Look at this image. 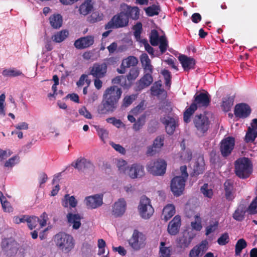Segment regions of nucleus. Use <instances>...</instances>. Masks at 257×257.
Returning <instances> with one entry per match:
<instances>
[{
	"label": "nucleus",
	"mask_w": 257,
	"mask_h": 257,
	"mask_svg": "<svg viewBox=\"0 0 257 257\" xmlns=\"http://www.w3.org/2000/svg\"><path fill=\"white\" fill-rule=\"evenodd\" d=\"M122 93L121 88L117 86L107 87L103 92L101 103L97 106V112L106 114L114 112L118 107Z\"/></svg>",
	"instance_id": "obj_1"
},
{
	"label": "nucleus",
	"mask_w": 257,
	"mask_h": 257,
	"mask_svg": "<svg viewBox=\"0 0 257 257\" xmlns=\"http://www.w3.org/2000/svg\"><path fill=\"white\" fill-rule=\"evenodd\" d=\"M210 102L211 97L207 91L196 93L193 96L192 103L188 108H186L184 112V122H189L191 115L198 108H206L210 105Z\"/></svg>",
	"instance_id": "obj_2"
},
{
	"label": "nucleus",
	"mask_w": 257,
	"mask_h": 257,
	"mask_svg": "<svg viewBox=\"0 0 257 257\" xmlns=\"http://www.w3.org/2000/svg\"><path fill=\"white\" fill-rule=\"evenodd\" d=\"M181 175L174 177L171 182V190L175 196L182 195L185 189V182L188 178V174L186 165L180 168Z\"/></svg>",
	"instance_id": "obj_3"
},
{
	"label": "nucleus",
	"mask_w": 257,
	"mask_h": 257,
	"mask_svg": "<svg viewBox=\"0 0 257 257\" xmlns=\"http://www.w3.org/2000/svg\"><path fill=\"white\" fill-rule=\"evenodd\" d=\"M234 171L236 175L241 179H246L252 172V164L250 160L245 157L240 158L235 161Z\"/></svg>",
	"instance_id": "obj_4"
},
{
	"label": "nucleus",
	"mask_w": 257,
	"mask_h": 257,
	"mask_svg": "<svg viewBox=\"0 0 257 257\" xmlns=\"http://www.w3.org/2000/svg\"><path fill=\"white\" fill-rule=\"evenodd\" d=\"M56 245L62 251L69 252L74 246L72 236L64 232H59L55 237Z\"/></svg>",
	"instance_id": "obj_5"
},
{
	"label": "nucleus",
	"mask_w": 257,
	"mask_h": 257,
	"mask_svg": "<svg viewBox=\"0 0 257 257\" xmlns=\"http://www.w3.org/2000/svg\"><path fill=\"white\" fill-rule=\"evenodd\" d=\"M193 122L197 133L201 136L204 135L210 127V121L204 114L195 115L193 119Z\"/></svg>",
	"instance_id": "obj_6"
},
{
	"label": "nucleus",
	"mask_w": 257,
	"mask_h": 257,
	"mask_svg": "<svg viewBox=\"0 0 257 257\" xmlns=\"http://www.w3.org/2000/svg\"><path fill=\"white\" fill-rule=\"evenodd\" d=\"M129 20L127 15L123 10L117 15H114L111 20L105 25V29L120 28L127 26Z\"/></svg>",
	"instance_id": "obj_7"
},
{
	"label": "nucleus",
	"mask_w": 257,
	"mask_h": 257,
	"mask_svg": "<svg viewBox=\"0 0 257 257\" xmlns=\"http://www.w3.org/2000/svg\"><path fill=\"white\" fill-rule=\"evenodd\" d=\"M138 210L141 216L145 219L150 218L154 212L150 199L146 196L141 198Z\"/></svg>",
	"instance_id": "obj_8"
},
{
	"label": "nucleus",
	"mask_w": 257,
	"mask_h": 257,
	"mask_svg": "<svg viewBox=\"0 0 257 257\" xmlns=\"http://www.w3.org/2000/svg\"><path fill=\"white\" fill-rule=\"evenodd\" d=\"M167 163L163 160H157L150 162L147 167L149 172L154 176L163 175L166 170Z\"/></svg>",
	"instance_id": "obj_9"
},
{
	"label": "nucleus",
	"mask_w": 257,
	"mask_h": 257,
	"mask_svg": "<svg viewBox=\"0 0 257 257\" xmlns=\"http://www.w3.org/2000/svg\"><path fill=\"white\" fill-rule=\"evenodd\" d=\"M235 146V139L232 137L224 138L220 143L219 151L224 158L228 157L232 153Z\"/></svg>",
	"instance_id": "obj_10"
},
{
	"label": "nucleus",
	"mask_w": 257,
	"mask_h": 257,
	"mask_svg": "<svg viewBox=\"0 0 257 257\" xmlns=\"http://www.w3.org/2000/svg\"><path fill=\"white\" fill-rule=\"evenodd\" d=\"M2 248L7 256H15L18 250L17 242L12 238H5L2 241Z\"/></svg>",
	"instance_id": "obj_11"
},
{
	"label": "nucleus",
	"mask_w": 257,
	"mask_h": 257,
	"mask_svg": "<svg viewBox=\"0 0 257 257\" xmlns=\"http://www.w3.org/2000/svg\"><path fill=\"white\" fill-rule=\"evenodd\" d=\"M146 237L142 232L135 230L132 237L128 240L130 246L135 250H139L145 245Z\"/></svg>",
	"instance_id": "obj_12"
},
{
	"label": "nucleus",
	"mask_w": 257,
	"mask_h": 257,
	"mask_svg": "<svg viewBox=\"0 0 257 257\" xmlns=\"http://www.w3.org/2000/svg\"><path fill=\"white\" fill-rule=\"evenodd\" d=\"M160 121L165 125L166 132L169 135H173L179 126L178 119L170 116L161 118Z\"/></svg>",
	"instance_id": "obj_13"
},
{
	"label": "nucleus",
	"mask_w": 257,
	"mask_h": 257,
	"mask_svg": "<svg viewBox=\"0 0 257 257\" xmlns=\"http://www.w3.org/2000/svg\"><path fill=\"white\" fill-rule=\"evenodd\" d=\"M47 216V214L45 212L42 213L41 217L42 219H40L38 217L36 216H29L28 215L27 223L29 228L32 230L35 228L39 224L40 227L42 228L46 225V220L45 218Z\"/></svg>",
	"instance_id": "obj_14"
},
{
	"label": "nucleus",
	"mask_w": 257,
	"mask_h": 257,
	"mask_svg": "<svg viewBox=\"0 0 257 257\" xmlns=\"http://www.w3.org/2000/svg\"><path fill=\"white\" fill-rule=\"evenodd\" d=\"M107 67L105 63H95L90 68L89 75L96 78H103L106 74Z\"/></svg>",
	"instance_id": "obj_15"
},
{
	"label": "nucleus",
	"mask_w": 257,
	"mask_h": 257,
	"mask_svg": "<svg viewBox=\"0 0 257 257\" xmlns=\"http://www.w3.org/2000/svg\"><path fill=\"white\" fill-rule=\"evenodd\" d=\"M250 113L251 108L246 103H238L234 107V114L236 117L245 118L247 117Z\"/></svg>",
	"instance_id": "obj_16"
},
{
	"label": "nucleus",
	"mask_w": 257,
	"mask_h": 257,
	"mask_svg": "<svg viewBox=\"0 0 257 257\" xmlns=\"http://www.w3.org/2000/svg\"><path fill=\"white\" fill-rule=\"evenodd\" d=\"M72 166L79 171L87 172L88 171H94V166L93 164L89 161L83 158L78 159L74 164Z\"/></svg>",
	"instance_id": "obj_17"
},
{
	"label": "nucleus",
	"mask_w": 257,
	"mask_h": 257,
	"mask_svg": "<svg viewBox=\"0 0 257 257\" xmlns=\"http://www.w3.org/2000/svg\"><path fill=\"white\" fill-rule=\"evenodd\" d=\"M103 195L95 194L85 198L87 207L91 209H95L100 206L103 203Z\"/></svg>",
	"instance_id": "obj_18"
},
{
	"label": "nucleus",
	"mask_w": 257,
	"mask_h": 257,
	"mask_svg": "<svg viewBox=\"0 0 257 257\" xmlns=\"http://www.w3.org/2000/svg\"><path fill=\"white\" fill-rule=\"evenodd\" d=\"M207 245L206 240L196 244L190 250L189 257H202L207 249Z\"/></svg>",
	"instance_id": "obj_19"
},
{
	"label": "nucleus",
	"mask_w": 257,
	"mask_h": 257,
	"mask_svg": "<svg viewBox=\"0 0 257 257\" xmlns=\"http://www.w3.org/2000/svg\"><path fill=\"white\" fill-rule=\"evenodd\" d=\"M94 43V38L91 36L81 37L76 40L74 45L77 49H84L92 46Z\"/></svg>",
	"instance_id": "obj_20"
},
{
	"label": "nucleus",
	"mask_w": 257,
	"mask_h": 257,
	"mask_svg": "<svg viewBox=\"0 0 257 257\" xmlns=\"http://www.w3.org/2000/svg\"><path fill=\"white\" fill-rule=\"evenodd\" d=\"M144 175V168L140 164H134L128 169V175L132 179L140 178Z\"/></svg>",
	"instance_id": "obj_21"
},
{
	"label": "nucleus",
	"mask_w": 257,
	"mask_h": 257,
	"mask_svg": "<svg viewBox=\"0 0 257 257\" xmlns=\"http://www.w3.org/2000/svg\"><path fill=\"white\" fill-rule=\"evenodd\" d=\"M126 202L123 198L119 199L114 203L112 207V213L115 217L121 216L126 209Z\"/></svg>",
	"instance_id": "obj_22"
},
{
	"label": "nucleus",
	"mask_w": 257,
	"mask_h": 257,
	"mask_svg": "<svg viewBox=\"0 0 257 257\" xmlns=\"http://www.w3.org/2000/svg\"><path fill=\"white\" fill-rule=\"evenodd\" d=\"M181 222L180 216L176 215L168 224L167 230L169 233L172 235L177 234L179 232Z\"/></svg>",
	"instance_id": "obj_23"
},
{
	"label": "nucleus",
	"mask_w": 257,
	"mask_h": 257,
	"mask_svg": "<svg viewBox=\"0 0 257 257\" xmlns=\"http://www.w3.org/2000/svg\"><path fill=\"white\" fill-rule=\"evenodd\" d=\"M153 81L152 74L146 73L137 82L136 91H141L150 86Z\"/></svg>",
	"instance_id": "obj_24"
},
{
	"label": "nucleus",
	"mask_w": 257,
	"mask_h": 257,
	"mask_svg": "<svg viewBox=\"0 0 257 257\" xmlns=\"http://www.w3.org/2000/svg\"><path fill=\"white\" fill-rule=\"evenodd\" d=\"M179 60L185 71L194 68L195 61L193 58L182 55L179 57Z\"/></svg>",
	"instance_id": "obj_25"
},
{
	"label": "nucleus",
	"mask_w": 257,
	"mask_h": 257,
	"mask_svg": "<svg viewBox=\"0 0 257 257\" xmlns=\"http://www.w3.org/2000/svg\"><path fill=\"white\" fill-rule=\"evenodd\" d=\"M123 10L127 15L128 19L130 18L134 20L139 19L140 11L138 7H131L124 4Z\"/></svg>",
	"instance_id": "obj_26"
},
{
	"label": "nucleus",
	"mask_w": 257,
	"mask_h": 257,
	"mask_svg": "<svg viewBox=\"0 0 257 257\" xmlns=\"http://www.w3.org/2000/svg\"><path fill=\"white\" fill-rule=\"evenodd\" d=\"M67 218L68 223L71 225L72 224L73 229H77L81 226V217L78 214H73L68 213L67 215Z\"/></svg>",
	"instance_id": "obj_27"
},
{
	"label": "nucleus",
	"mask_w": 257,
	"mask_h": 257,
	"mask_svg": "<svg viewBox=\"0 0 257 257\" xmlns=\"http://www.w3.org/2000/svg\"><path fill=\"white\" fill-rule=\"evenodd\" d=\"M93 9V4L91 0H85L79 8L80 14L86 16L89 14Z\"/></svg>",
	"instance_id": "obj_28"
},
{
	"label": "nucleus",
	"mask_w": 257,
	"mask_h": 257,
	"mask_svg": "<svg viewBox=\"0 0 257 257\" xmlns=\"http://www.w3.org/2000/svg\"><path fill=\"white\" fill-rule=\"evenodd\" d=\"M175 206L173 204H168L163 210L162 218L165 221H167L175 214Z\"/></svg>",
	"instance_id": "obj_29"
},
{
	"label": "nucleus",
	"mask_w": 257,
	"mask_h": 257,
	"mask_svg": "<svg viewBox=\"0 0 257 257\" xmlns=\"http://www.w3.org/2000/svg\"><path fill=\"white\" fill-rule=\"evenodd\" d=\"M49 22L51 26L53 29H59L62 25V17L60 14H54L50 17Z\"/></svg>",
	"instance_id": "obj_30"
},
{
	"label": "nucleus",
	"mask_w": 257,
	"mask_h": 257,
	"mask_svg": "<svg viewBox=\"0 0 257 257\" xmlns=\"http://www.w3.org/2000/svg\"><path fill=\"white\" fill-rule=\"evenodd\" d=\"M235 96L228 95L222 99L221 107L222 110L225 112L230 111L234 103Z\"/></svg>",
	"instance_id": "obj_31"
},
{
	"label": "nucleus",
	"mask_w": 257,
	"mask_h": 257,
	"mask_svg": "<svg viewBox=\"0 0 257 257\" xmlns=\"http://www.w3.org/2000/svg\"><path fill=\"white\" fill-rule=\"evenodd\" d=\"M225 196L227 200L232 201L234 198L233 193V186L232 182L230 180H226L224 183Z\"/></svg>",
	"instance_id": "obj_32"
},
{
	"label": "nucleus",
	"mask_w": 257,
	"mask_h": 257,
	"mask_svg": "<svg viewBox=\"0 0 257 257\" xmlns=\"http://www.w3.org/2000/svg\"><path fill=\"white\" fill-rule=\"evenodd\" d=\"M193 237L188 234L185 235L184 234L183 236L179 237L177 240V246L181 248H185L189 246L192 242Z\"/></svg>",
	"instance_id": "obj_33"
},
{
	"label": "nucleus",
	"mask_w": 257,
	"mask_h": 257,
	"mask_svg": "<svg viewBox=\"0 0 257 257\" xmlns=\"http://www.w3.org/2000/svg\"><path fill=\"white\" fill-rule=\"evenodd\" d=\"M77 201L74 196H70L69 194H66L62 201V205L64 207H68V205H69L70 207L74 208L77 206Z\"/></svg>",
	"instance_id": "obj_34"
},
{
	"label": "nucleus",
	"mask_w": 257,
	"mask_h": 257,
	"mask_svg": "<svg viewBox=\"0 0 257 257\" xmlns=\"http://www.w3.org/2000/svg\"><path fill=\"white\" fill-rule=\"evenodd\" d=\"M69 32L67 30H62L56 33L52 37V40L56 43H61L64 41L68 36Z\"/></svg>",
	"instance_id": "obj_35"
},
{
	"label": "nucleus",
	"mask_w": 257,
	"mask_h": 257,
	"mask_svg": "<svg viewBox=\"0 0 257 257\" xmlns=\"http://www.w3.org/2000/svg\"><path fill=\"white\" fill-rule=\"evenodd\" d=\"M219 221L217 220H212L209 222L208 224L205 227V235H208L211 233L214 232L218 229Z\"/></svg>",
	"instance_id": "obj_36"
},
{
	"label": "nucleus",
	"mask_w": 257,
	"mask_h": 257,
	"mask_svg": "<svg viewBox=\"0 0 257 257\" xmlns=\"http://www.w3.org/2000/svg\"><path fill=\"white\" fill-rule=\"evenodd\" d=\"M2 74L5 77H14L21 75H24L23 73L15 68L9 69H5L2 72Z\"/></svg>",
	"instance_id": "obj_37"
},
{
	"label": "nucleus",
	"mask_w": 257,
	"mask_h": 257,
	"mask_svg": "<svg viewBox=\"0 0 257 257\" xmlns=\"http://www.w3.org/2000/svg\"><path fill=\"white\" fill-rule=\"evenodd\" d=\"M138 63L137 58L133 56H130L125 59H124L122 61V66L130 68V67L135 66Z\"/></svg>",
	"instance_id": "obj_38"
},
{
	"label": "nucleus",
	"mask_w": 257,
	"mask_h": 257,
	"mask_svg": "<svg viewBox=\"0 0 257 257\" xmlns=\"http://www.w3.org/2000/svg\"><path fill=\"white\" fill-rule=\"evenodd\" d=\"M245 213V211L243 207L242 206H239L233 213L232 217L234 219L237 221H242L244 218Z\"/></svg>",
	"instance_id": "obj_39"
},
{
	"label": "nucleus",
	"mask_w": 257,
	"mask_h": 257,
	"mask_svg": "<svg viewBox=\"0 0 257 257\" xmlns=\"http://www.w3.org/2000/svg\"><path fill=\"white\" fill-rule=\"evenodd\" d=\"M149 38L150 42L152 46H156L158 45L160 37L156 30L153 29L151 31Z\"/></svg>",
	"instance_id": "obj_40"
},
{
	"label": "nucleus",
	"mask_w": 257,
	"mask_h": 257,
	"mask_svg": "<svg viewBox=\"0 0 257 257\" xmlns=\"http://www.w3.org/2000/svg\"><path fill=\"white\" fill-rule=\"evenodd\" d=\"M165 242L164 241H162L160 243V257H170L171 251V247H166L165 246Z\"/></svg>",
	"instance_id": "obj_41"
},
{
	"label": "nucleus",
	"mask_w": 257,
	"mask_h": 257,
	"mask_svg": "<svg viewBox=\"0 0 257 257\" xmlns=\"http://www.w3.org/2000/svg\"><path fill=\"white\" fill-rule=\"evenodd\" d=\"M247 246V243L243 238L237 240L235 246V253L236 255H240L242 250Z\"/></svg>",
	"instance_id": "obj_42"
},
{
	"label": "nucleus",
	"mask_w": 257,
	"mask_h": 257,
	"mask_svg": "<svg viewBox=\"0 0 257 257\" xmlns=\"http://www.w3.org/2000/svg\"><path fill=\"white\" fill-rule=\"evenodd\" d=\"M257 137V132L252 130V128H248L247 131L246 133L244 141L248 143L249 142H253Z\"/></svg>",
	"instance_id": "obj_43"
},
{
	"label": "nucleus",
	"mask_w": 257,
	"mask_h": 257,
	"mask_svg": "<svg viewBox=\"0 0 257 257\" xmlns=\"http://www.w3.org/2000/svg\"><path fill=\"white\" fill-rule=\"evenodd\" d=\"M103 15L99 12H95L91 14V15L88 17V21L90 23H94L99 22L103 20Z\"/></svg>",
	"instance_id": "obj_44"
},
{
	"label": "nucleus",
	"mask_w": 257,
	"mask_h": 257,
	"mask_svg": "<svg viewBox=\"0 0 257 257\" xmlns=\"http://www.w3.org/2000/svg\"><path fill=\"white\" fill-rule=\"evenodd\" d=\"M137 97V94H132L124 96L122 100V107H127L129 106L136 99Z\"/></svg>",
	"instance_id": "obj_45"
},
{
	"label": "nucleus",
	"mask_w": 257,
	"mask_h": 257,
	"mask_svg": "<svg viewBox=\"0 0 257 257\" xmlns=\"http://www.w3.org/2000/svg\"><path fill=\"white\" fill-rule=\"evenodd\" d=\"M159 49L162 54H164L167 50L168 47V43L165 36H160L159 41Z\"/></svg>",
	"instance_id": "obj_46"
},
{
	"label": "nucleus",
	"mask_w": 257,
	"mask_h": 257,
	"mask_svg": "<svg viewBox=\"0 0 257 257\" xmlns=\"http://www.w3.org/2000/svg\"><path fill=\"white\" fill-rule=\"evenodd\" d=\"M160 9L156 5H153L147 8L145 11L148 16L152 17L158 15L159 13Z\"/></svg>",
	"instance_id": "obj_47"
},
{
	"label": "nucleus",
	"mask_w": 257,
	"mask_h": 257,
	"mask_svg": "<svg viewBox=\"0 0 257 257\" xmlns=\"http://www.w3.org/2000/svg\"><path fill=\"white\" fill-rule=\"evenodd\" d=\"M139 70L137 67H133L131 69L128 74L127 75V79L128 81L135 80L139 76Z\"/></svg>",
	"instance_id": "obj_48"
},
{
	"label": "nucleus",
	"mask_w": 257,
	"mask_h": 257,
	"mask_svg": "<svg viewBox=\"0 0 257 257\" xmlns=\"http://www.w3.org/2000/svg\"><path fill=\"white\" fill-rule=\"evenodd\" d=\"M195 221L192 222L191 223V227L193 229L197 231H200L202 227L201 225V219L198 215H196L195 216Z\"/></svg>",
	"instance_id": "obj_49"
},
{
	"label": "nucleus",
	"mask_w": 257,
	"mask_h": 257,
	"mask_svg": "<svg viewBox=\"0 0 257 257\" xmlns=\"http://www.w3.org/2000/svg\"><path fill=\"white\" fill-rule=\"evenodd\" d=\"M201 192L204 195V196L211 198L213 195V191L211 189L208 188V185L207 183H205L201 188Z\"/></svg>",
	"instance_id": "obj_50"
},
{
	"label": "nucleus",
	"mask_w": 257,
	"mask_h": 257,
	"mask_svg": "<svg viewBox=\"0 0 257 257\" xmlns=\"http://www.w3.org/2000/svg\"><path fill=\"white\" fill-rule=\"evenodd\" d=\"M217 243L220 245H224L229 241V236L227 232H225L218 238Z\"/></svg>",
	"instance_id": "obj_51"
},
{
	"label": "nucleus",
	"mask_w": 257,
	"mask_h": 257,
	"mask_svg": "<svg viewBox=\"0 0 257 257\" xmlns=\"http://www.w3.org/2000/svg\"><path fill=\"white\" fill-rule=\"evenodd\" d=\"M145 117H141L139 118L133 124V129L136 132L139 131L145 124Z\"/></svg>",
	"instance_id": "obj_52"
},
{
	"label": "nucleus",
	"mask_w": 257,
	"mask_h": 257,
	"mask_svg": "<svg viewBox=\"0 0 257 257\" xmlns=\"http://www.w3.org/2000/svg\"><path fill=\"white\" fill-rule=\"evenodd\" d=\"M203 168L202 166L199 165L198 162H196L193 170V172L190 173L191 176H197L198 175L203 173Z\"/></svg>",
	"instance_id": "obj_53"
},
{
	"label": "nucleus",
	"mask_w": 257,
	"mask_h": 257,
	"mask_svg": "<svg viewBox=\"0 0 257 257\" xmlns=\"http://www.w3.org/2000/svg\"><path fill=\"white\" fill-rule=\"evenodd\" d=\"M162 74L164 77L165 85L170 86L172 78L170 72L168 70L164 69L162 70Z\"/></svg>",
	"instance_id": "obj_54"
},
{
	"label": "nucleus",
	"mask_w": 257,
	"mask_h": 257,
	"mask_svg": "<svg viewBox=\"0 0 257 257\" xmlns=\"http://www.w3.org/2000/svg\"><path fill=\"white\" fill-rule=\"evenodd\" d=\"M164 137L163 136L157 137L154 141L153 145L155 149H160L164 145Z\"/></svg>",
	"instance_id": "obj_55"
},
{
	"label": "nucleus",
	"mask_w": 257,
	"mask_h": 257,
	"mask_svg": "<svg viewBox=\"0 0 257 257\" xmlns=\"http://www.w3.org/2000/svg\"><path fill=\"white\" fill-rule=\"evenodd\" d=\"M106 121L107 122L111 123L117 128H119L123 124L120 119H116L114 117H111L106 118Z\"/></svg>",
	"instance_id": "obj_56"
},
{
	"label": "nucleus",
	"mask_w": 257,
	"mask_h": 257,
	"mask_svg": "<svg viewBox=\"0 0 257 257\" xmlns=\"http://www.w3.org/2000/svg\"><path fill=\"white\" fill-rule=\"evenodd\" d=\"M248 211L251 214L257 213V195L248 206Z\"/></svg>",
	"instance_id": "obj_57"
},
{
	"label": "nucleus",
	"mask_w": 257,
	"mask_h": 257,
	"mask_svg": "<svg viewBox=\"0 0 257 257\" xmlns=\"http://www.w3.org/2000/svg\"><path fill=\"white\" fill-rule=\"evenodd\" d=\"M79 113L87 119L92 118V115L85 106H82L78 110Z\"/></svg>",
	"instance_id": "obj_58"
},
{
	"label": "nucleus",
	"mask_w": 257,
	"mask_h": 257,
	"mask_svg": "<svg viewBox=\"0 0 257 257\" xmlns=\"http://www.w3.org/2000/svg\"><path fill=\"white\" fill-rule=\"evenodd\" d=\"M19 157L18 156H14L6 161L5 166L7 167H13L19 162Z\"/></svg>",
	"instance_id": "obj_59"
},
{
	"label": "nucleus",
	"mask_w": 257,
	"mask_h": 257,
	"mask_svg": "<svg viewBox=\"0 0 257 257\" xmlns=\"http://www.w3.org/2000/svg\"><path fill=\"white\" fill-rule=\"evenodd\" d=\"M1 203L4 211L8 212L13 211L12 207L11 206L10 202H8L6 199L4 201L2 200Z\"/></svg>",
	"instance_id": "obj_60"
},
{
	"label": "nucleus",
	"mask_w": 257,
	"mask_h": 257,
	"mask_svg": "<svg viewBox=\"0 0 257 257\" xmlns=\"http://www.w3.org/2000/svg\"><path fill=\"white\" fill-rule=\"evenodd\" d=\"M110 145L116 151L119 152L121 154H125L126 152L125 149L119 144H116L113 142H111Z\"/></svg>",
	"instance_id": "obj_61"
},
{
	"label": "nucleus",
	"mask_w": 257,
	"mask_h": 257,
	"mask_svg": "<svg viewBox=\"0 0 257 257\" xmlns=\"http://www.w3.org/2000/svg\"><path fill=\"white\" fill-rule=\"evenodd\" d=\"M97 131L99 137L103 141H104L105 139L108 138V133L106 130L100 128L98 129Z\"/></svg>",
	"instance_id": "obj_62"
},
{
	"label": "nucleus",
	"mask_w": 257,
	"mask_h": 257,
	"mask_svg": "<svg viewBox=\"0 0 257 257\" xmlns=\"http://www.w3.org/2000/svg\"><path fill=\"white\" fill-rule=\"evenodd\" d=\"M142 42L144 45L146 51L150 54L154 55V49L149 45L148 41L146 39H144L142 40Z\"/></svg>",
	"instance_id": "obj_63"
},
{
	"label": "nucleus",
	"mask_w": 257,
	"mask_h": 257,
	"mask_svg": "<svg viewBox=\"0 0 257 257\" xmlns=\"http://www.w3.org/2000/svg\"><path fill=\"white\" fill-rule=\"evenodd\" d=\"M28 215H22L20 217L19 216H15L14 217V222L16 224H19L20 223H24L25 222H27Z\"/></svg>",
	"instance_id": "obj_64"
}]
</instances>
